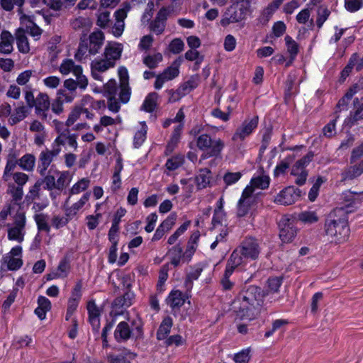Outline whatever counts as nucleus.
I'll return each instance as SVG.
<instances>
[{
  "instance_id": "obj_12",
  "label": "nucleus",
  "mask_w": 363,
  "mask_h": 363,
  "mask_svg": "<svg viewBox=\"0 0 363 363\" xmlns=\"http://www.w3.org/2000/svg\"><path fill=\"white\" fill-rule=\"evenodd\" d=\"M118 73L120 79V92L119 99L121 102L127 103L130 97V89L128 84V69L121 66L118 67Z\"/></svg>"
},
{
  "instance_id": "obj_14",
  "label": "nucleus",
  "mask_w": 363,
  "mask_h": 363,
  "mask_svg": "<svg viewBox=\"0 0 363 363\" xmlns=\"http://www.w3.org/2000/svg\"><path fill=\"white\" fill-rule=\"evenodd\" d=\"M299 193L298 189H294L293 186H288L277 195L274 201L281 205H291L299 198Z\"/></svg>"
},
{
  "instance_id": "obj_50",
  "label": "nucleus",
  "mask_w": 363,
  "mask_h": 363,
  "mask_svg": "<svg viewBox=\"0 0 363 363\" xmlns=\"http://www.w3.org/2000/svg\"><path fill=\"white\" fill-rule=\"evenodd\" d=\"M298 219L306 224H312L318 220V216L315 211H306L298 215Z\"/></svg>"
},
{
  "instance_id": "obj_55",
  "label": "nucleus",
  "mask_w": 363,
  "mask_h": 363,
  "mask_svg": "<svg viewBox=\"0 0 363 363\" xmlns=\"http://www.w3.org/2000/svg\"><path fill=\"white\" fill-rule=\"evenodd\" d=\"M147 127L145 123H143L140 130L136 132L134 136V145L135 147H139L145 141L146 138Z\"/></svg>"
},
{
  "instance_id": "obj_5",
  "label": "nucleus",
  "mask_w": 363,
  "mask_h": 363,
  "mask_svg": "<svg viewBox=\"0 0 363 363\" xmlns=\"http://www.w3.org/2000/svg\"><path fill=\"white\" fill-rule=\"evenodd\" d=\"M250 3L242 1L231 5L225 11L220 20L221 26L225 27L230 23H238L245 20L249 12Z\"/></svg>"
},
{
  "instance_id": "obj_48",
  "label": "nucleus",
  "mask_w": 363,
  "mask_h": 363,
  "mask_svg": "<svg viewBox=\"0 0 363 363\" xmlns=\"http://www.w3.org/2000/svg\"><path fill=\"white\" fill-rule=\"evenodd\" d=\"M28 179V175L22 172H15V173L12 174L10 177V182H13L16 186L20 187H23Z\"/></svg>"
},
{
  "instance_id": "obj_54",
  "label": "nucleus",
  "mask_w": 363,
  "mask_h": 363,
  "mask_svg": "<svg viewBox=\"0 0 363 363\" xmlns=\"http://www.w3.org/2000/svg\"><path fill=\"white\" fill-rule=\"evenodd\" d=\"M40 182H38L37 180L35 183L30 188L28 194L26 196L28 201H34L36 199H40L42 186Z\"/></svg>"
},
{
  "instance_id": "obj_19",
  "label": "nucleus",
  "mask_w": 363,
  "mask_h": 363,
  "mask_svg": "<svg viewBox=\"0 0 363 363\" xmlns=\"http://www.w3.org/2000/svg\"><path fill=\"white\" fill-rule=\"evenodd\" d=\"M104 34L101 30L91 33L88 39L89 54L94 55L99 53L104 42Z\"/></svg>"
},
{
  "instance_id": "obj_7",
  "label": "nucleus",
  "mask_w": 363,
  "mask_h": 363,
  "mask_svg": "<svg viewBox=\"0 0 363 363\" xmlns=\"http://www.w3.org/2000/svg\"><path fill=\"white\" fill-rule=\"evenodd\" d=\"M251 189L250 186H246L238 201L237 215L239 217H244L250 213L251 209L255 203L256 199L254 194H252Z\"/></svg>"
},
{
  "instance_id": "obj_53",
  "label": "nucleus",
  "mask_w": 363,
  "mask_h": 363,
  "mask_svg": "<svg viewBox=\"0 0 363 363\" xmlns=\"http://www.w3.org/2000/svg\"><path fill=\"white\" fill-rule=\"evenodd\" d=\"M43 179H38V182H41L40 184H44V189L49 191H52L56 190V179L55 176L51 175L50 174H46L43 176Z\"/></svg>"
},
{
  "instance_id": "obj_62",
  "label": "nucleus",
  "mask_w": 363,
  "mask_h": 363,
  "mask_svg": "<svg viewBox=\"0 0 363 363\" xmlns=\"http://www.w3.org/2000/svg\"><path fill=\"white\" fill-rule=\"evenodd\" d=\"M131 6L129 3H124L122 5V7L118 9L115 12V18L117 21H124L125 18L127 17L128 13L130 11Z\"/></svg>"
},
{
  "instance_id": "obj_41",
  "label": "nucleus",
  "mask_w": 363,
  "mask_h": 363,
  "mask_svg": "<svg viewBox=\"0 0 363 363\" xmlns=\"http://www.w3.org/2000/svg\"><path fill=\"white\" fill-rule=\"evenodd\" d=\"M34 220L36 223L38 230L49 233L50 226L48 224V216L43 213H38L34 216Z\"/></svg>"
},
{
  "instance_id": "obj_37",
  "label": "nucleus",
  "mask_w": 363,
  "mask_h": 363,
  "mask_svg": "<svg viewBox=\"0 0 363 363\" xmlns=\"http://www.w3.org/2000/svg\"><path fill=\"white\" fill-rule=\"evenodd\" d=\"M35 165V157L33 154H26L18 160V166L24 171L33 172Z\"/></svg>"
},
{
  "instance_id": "obj_25",
  "label": "nucleus",
  "mask_w": 363,
  "mask_h": 363,
  "mask_svg": "<svg viewBox=\"0 0 363 363\" xmlns=\"http://www.w3.org/2000/svg\"><path fill=\"white\" fill-rule=\"evenodd\" d=\"M363 173V160L354 165L346 168L342 172V180H352Z\"/></svg>"
},
{
  "instance_id": "obj_31",
  "label": "nucleus",
  "mask_w": 363,
  "mask_h": 363,
  "mask_svg": "<svg viewBox=\"0 0 363 363\" xmlns=\"http://www.w3.org/2000/svg\"><path fill=\"white\" fill-rule=\"evenodd\" d=\"M199 75L191 76L186 82H184L177 89V94L186 95L199 85Z\"/></svg>"
},
{
  "instance_id": "obj_45",
  "label": "nucleus",
  "mask_w": 363,
  "mask_h": 363,
  "mask_svg": "<svg viewBox=\"0 0 363 363\" xmlns=\"http://www.w3.org/2000/svg\"><path fill=\"white\" fill-rule=\"evenodd\" d=\"M162 60V55L160 52H156L153 55H147L145 56L143 62L150 69H155Z\"/></svg>"
},
{
  "instance_id": "obj_36",
  "label": "nucleus",
  "mask_w": 363,
  "mask_h": 363,
  "mask_svg": "<svg viewBox=\"0 0 363 363\" xmlns=\"http://www.w3.org/2000/svg\"><path fill=\"white\" fill-rule=\"evenodd\" d=\"M243 263L244 261L241 260V259L239 257L238 252H233L230 255V259L228 261V264L223 277L229 278L230 276L233 274L234 269Z\"/></svg>"
},
{
  "instance_id": "obj_49",
  "label": "nucleus",
  "mask_w": 363,
  "mask_h": 363,
  "mask_svg": "<svg viewBox=\"0 0 363 363\" xmlns=\"http://www.w3.org/2000/svg\"><path fill=\"white\" fill-rule=\"evenodd\" d=\"M182 247L177 245L172 247L168 252V254L171 256V263L177 267L180 264V260L182 257Z\"/></svg>"
},
{
  "instance_id": "obj_44",
  "label": "nucleus",
  "mask_w": 363,
  "mask_h": 363,
  "mask_svg": "<svg viewBox=\"0 0 363 363\" xmlns=\"http://www.w3.org/2000/svg\"><path fill=\"white\" fill-rule=\"evenodd\" d=\"M314 155L310 152L303 157L298 160L292 167L291 174H297L298 170H305V167L312 161Z\"/></svg>"
},
{
  "instance_id": "obj_13",
  "label": "nucleus",
  "mask_w": 363,
  "mask_h": 363,
  "mask_svg": "<svg viewBox=\"0 0 363 363\" xmlns=\"http://www.w3.org/2000/svg\"><path fill=\"white\" fill-rule=\"evenodd\" d=\"M123 50L122 44L116 42H108L104 48L102 57L108 62H111L113 66H116V62L121 57Z\"/></svg>"
},
{
  "instance_id": "obj_15",
  "label": "nucleus",
  "mask_w": 363,
  "mask_h": 363,
  "mask_svg": "<svg viewBox=\"0 0 363 363\" xmlns=\"http://www.w3.org/2000/svg\"><path fill=\"white\" fill-rule=\"evenodd\" d=\"M168 15V9L164 7L162 8L157 13L155 19L150 22L149 25L150 30L156 35L163 33L166 27V21Z\"/></svg>"
},
{
  "instance_id": "obj_51",
  "label": "nucleus",
  "mask_w": 363,
  "mask_h": 363,
  "mask_svg": "<svg viewBox=\"0 0 363 363\" xmlns=\"http://www.w3.org/2000/svg\"><path fill=\"white\" fill-rule=\"evenodd\" d=\"M4 263L6 264L8 269L15 271L21 267L23 261L21 257H14L12 255H6L4 257Z\"/></svg>"
},
{
  "instance_id": "obj_47",
  "label": "nucleus",
  "mask_w": 363,
  "mask_h": 363,
  "mask_svg": "<svg viewBox=\"0 0 363 363\" xmlns=\"http://www.w3.org/2000/svg\"><path fill=\"white\" fill-rule=\"evenodd\" d=\"M285 42L287 48V52L292 60H295L296 55L299 52L298 44L290 36L286 35L285 37Z\"/></svg>"
},
{
  "instance_id": "obj_59",
  "label": "nucleus",
  "mask_w": 363,
  "mask_h": 363,
  "mask_svg": "<svg viewBox=\"0 0 363 363\" xmlns=\"http://www.w3.org/2000/svg\"><path fill=\"white\" fill-rule=\"evenodd\" d=\"M116 123V119H114L108 116H104L101 118L100 123L95 125L93 128L95 132L99 133L102 130V127L113 125Z\"/></svg>"
},
{
  "instance_id": "obj_16",
  "label": "nucleus",
  "mask_w": 363,
  "mask_h": 363,
  "mask_svg": "<svg viewBox=\"0 0 363 363\" xmlns=\"http://www.w3.org/2000/svg\"><path fill=\"white\" fill-rule=\"evenodd\" d=\"M114 67L111 62H108L103 57L96 58L91 63V76L96 80L102 81L101 74Z\"/></svg>"
},
{
  "instance_id": "obj_38",
  "label": "nucleus",
  "mask_w": 363,
  "mask_h": 363,
  "mask_svg": "<svg viewBox=\"0 0 363 363\" xmlns=\"http://www.w3.org/2000/svg\"><path fill=\"white\" fill-rule=\"evenodd\" d=\"M269 177L266 175L258 176L251 179L250 184L247 186H250L252 189V194H253L255 189H265L268 188L269 185Z\"/></svg>"
},
{
  "instance_id": "obj_2",
  "label": "nucleus",
  "mask_w": 363,
  "mask_h": 363,
  "mask_svg": "<svg viewBox=\"0 0 363 363\" xmlns=\"http://www.w3.org/2000/svg\"><path fill=\"white\" fill-rule=\"evenodd\" d=\"M325 232L331 242L340 244L346 242L350 235L347 211L343 208L333 210L325 223Z\"/></svg>"
},
{
  "instance_id": "obj_40",
  "label": "nucleus",
  "mask_w": 363,
  "mask_h": 363,
  "mask_svg": "<svg viewBox=\"0 0 363 363\" xmlns=\"http://www.w3.org/2000/svg\"><path fill=\"white\" fill-rule=\"evenodd\" d=\"M135 357V353L128 351L124 354H109L107 358L110 363H131L130 360L133 359Z\"/></svg>"
},
{
  "instance_id": "obj_23",
  "label": "nucleus",
  "mask_w": 363,
  "mask_h": 363,
  "mask_svg": "<svg viewBox=\"0 0 363 363\" xmlns=\"http://www.w3.org/2000/svg\"><path fill=\"white\" fill-rule=\"evenodd\" d=\"M87 311L89 313V322L94 330L97 331L100 327V310L96 306L94 301H90L87 303Z\"/></svg>"
},
{
  "instance_id": "obj_10",
  "label": "nucleus",
  "mask_w": 363,
  "mask_h": 363,
  "mask_svg": "<svg viewBox=\"0 0 363 363\" xmlns=\"http://www.w3.org/2000/svg\"><path fill=\"white\" fill-rule=\"evenodd\" d=\"M60 152V147H55L52 150L48 148L41 151L38 156V164L37 171L40 176H44L55 158L57 157Z\"/></svg>"
},
{
  "instance_id": "obj_27",
  "label": "nucleus",
  "mask_w": 363,
  "mask_h": 363,
  "mask_svg": "<svg viewBox=\"0 0 363 363\" xmlns=\"http://www.w3.org/2000/svg\"><path fill=\"white\" fill-rule=\"evenodd\" d=\"M131 330L126 322H121L116 326L114 332V337L117 342H123L130 337Z\"/></svg>"
},
{
  "instance_id": "obj_18",
  "label": "nucleus",
  "mask_w": 363,
  "mask_h": 363,
  "mask_svg": "<svg viewBox=\"0 0 363 363\" xmlns=\"http://www.w3.org/2000/svg\"><path fill=\"white\" fill-rule=\"evenodd\" d=\"M90 192L85 193L79 201L73 203L71 206H68L70 196L66 199L64 203V210L65 216L69 218H72L77 215V212L86 204L90 197Z\"/></svg>"
},
{
  "instance_id": "obj_9",
  "label": "nucleus",
  "mask_w": 363,
  "mask_h": 363,
  "mask_svg": "<svg viewBox=\"0 0 363 363\" xmlns=\"http://www.w3.org/2000/svg\"><path fill=\"white\" fill-rule=\"evenodd\" d=\"M35 114L45 122L52 120V115L49 113L50 101L48 95L40 93L36 97V104L34 105Z\"/></svg>"
},
{
  "instance_id": "obj_56",
  "label": "nucleus",
  "mask_w": 363,
  "mask_h": 363,
  "mask_svg": "<svg viewBox=\"0 0 363 363\" xmlns=\"http://www.w3.org/2000/svg\"><path fill=\"white\" fill-rule=\"evenodd\" d=\"M184 157L182 155H176L167 160L166 167L169 171H173L179 168L184 162Z\"/></svg>"
},
{
  "instance_id": "obj_33",
  "label": "nucleus",
  "mask_w": 363,
  "mask_h": 363,
  "mask_svg": "<svg viewBox=\"0 0 363 363\" xmlns=\"http://www.w3.org/2000/svg\"><path fill=\"white\" fill-rule=\"evenodd\" d=\"M7 183L6 192L11 196V201L16 204H18L23 196V188L20 186H16L14 183L9 182H5Z\"/></svg>"
},
{
  "instance_id": "obj_17",
  "label": "nucleus",
  "mask_w": 363,
  "mask_h": 363,
  "mask_svg": "<svg viewBox=\"0 0 363 363\" xmlns=\"http://www.w3.org/2000/svg\"><path fill=\"white\" fill-rule=\"evenodd\" d=\"M279 237L282 242H291L296 235V229L295 228L293 222L289 218H282L279 221Z\"/></svg>"
},
{
  "instance_id": "obj_63",
  "label": "nucleus",
  "mask_w": 363,
  "mask_h": 363,
  "mask_svg": "<svg viewBox=\"0 0 363 363\" xmlns=\"http://www.w3.org/2000/svg\"><path fill=\"white\" fill-rule=\"evenodd\" d=\"M242 177V174L240 172H226L223 176V181L228 186L232 185L236 183Z\"/></svg>"
},
{
  "instance_id": "obj_28",
  "label": "nucleus",
  "mask_w": 363,
  "mask_h": 363,
  "mask_svg": "<svg viewBox=\"0 0 363 363\" xmlns=\"http://www.w3.org/2000/svg\"><path fill=\"white\" fill-rule=\"evenodd\" d=\"M70 26L74 30L85 33L90 29L91 22L89 18L79 16L71 20Z\"/></svg>"
},
{
  "instance_id": "obj_30",
  "label": "nucleus",
  "mask_w": 363,
  "mask_h": 363,
  "mask_svg": "<svg viewBox=\"0 0 363 363\" xmlns=\"http://www.w3.org/2000/svg\"><path fill=\"white\" fill-rule=\"evenodd\" d=\"M56 174L57 175L56 190L62 191L69 186L72 179V175L69 171H57Z\"/></svg>"
},
{
  "instance_id": "obj_52",
  "label": "nucleus",
  "mask_w": 363,
  "mask_h": 363,
  "mask_svg": "<svg viewBox=\"0 0 363 363\" xmlns=\"http://www.w3.org/2000/svg\"><path fill=\"white\" fill-rule=\"evenodd\" d=\"M330 14V10L325 6H320L317 9L316 25L320 28L323 23L327 21Z\"/></svg>"
},
{
  "instance_id": "obj_22",
  "label": "nucleus",
  "mask_w": 363,
  "mask_h": 363,
  "mask_svg": "<svg viewBox=\"0 0 363 363\" xmlns=\"http://www.w3.org/2000/svg\"><path fill=\"white\" fill-rule=\"evenodd\" d=\"M76 80L67 79L64 82V86L69 91H74L79 87L85 89L88 86V79L83 74L75 75Z\"/></svg>"
},
{
  "instance_id": "obj_4",
  "label": "nucleus",
  "mask_w": 363,
  "mask_h": 363,
  "mask_svg": "<svg viewBox=\"0 0 363 363\" xmlns=\"http://www.w3.org/2000/svg\"><path fill=\"white\" fill-rule=\"evenodd\" d=\"M196 145L201 150H208L206 153L201 155L199 160V163H201L202 160L219 156L225 146V143L220 138L212 139L208 134H201L197 138Z\"/></svg>"
},
{
  "instance_id": "obj_21",
  "label": "nucleus",
  "mask_w": 363,
  "mask_h": 363,
  "mask_svg": "<svg viewBox=\"0 0 363 363\" xmlns=\"http://www.w3.org/2000/svg\"><path fill=\"white\" fill-rule=\"evenodd\" d=\"M20 20L26 25L27 32L38 40L42 34V30L33 22V16L21 14Z\"/></svg>"
},
{
  "instance_id": "obj_1",
  "label": "nucleus",
  "mask_w": 363,
  "mask_h": 363,
  "mask_svg": "<svg viewBox=\"0 0 363 363\" xmlns=\"http://www.w3.org/2000/svg\"><path fill=\"white\" fill-rule=\"evenodd\" d=\"M264 296L262 289L255 286L243 291L235 302L237 315L241 320L255 319L261 311Z\"/></svg>"
},
{
  "instance_id": "obj_20",
  "label": "nucleus",
  "mask_w": 363,
  "mask_h": 363,
  "mask_svg": "<svg viewBox=\"0 0 363 363\" xmlns=\"http://www.w3.org/2000/svg\"><path fill=\"white\" fill-rule=\"evenodd\" d=\"M13 36L9 31L3 30L0 35V53L9 55L13 52Z\"/></svg>"
},
{
  "instance_id": "obj_57",
  "label": "nucleus",
  "mask_w": 363,
  "mask_h": 363,
  "mask_svg": "<svg viewBox=\"0 0 363 363\" xmlns=\"http://www.w3.org/2000/svg\"><path fill=\"white\" fill-rule=\"evenodd\" d=\"M70 269V265L67 259L65 258L62 259L57 268L55 273L60 278H65L68 275Z\"/></svg>"
},
{
  "instance_id": "obj_6",
  "label": "nucleus",
  "mask_w": 363,
  "mask_h": 363,
  "mask_svg": "<svg viewBox=\"0 0 363 363\" xmlns=\"http://www.w3.org/2000/svg\"><path fill=\"white\" fill-rule=\"evenodd\" d=\"M238 252L239 257L245 262V259H257L260 252V247L257 240L250 238L245 239L241 246L233 252Z\"/></svg>"
},
{
  "instance_id": "obj_35",
  "label": "nucleus",
  "mask_w": 363,
  "mask_h": 363,
  "mask_svg": "<svg viewBox=\"0 0 363 363\" xmlns=\"http://www.w3.org/2000/svg\"><path fill=\"white\" fill-rule=\"evenodd\" d=\"M16 39L19 52L22 53H28L30 51V46L28 38L23 29H18L16 32Z\"/></svg>"
},
{
  "instance_id": "obj_34",
  "label": "nucleus",
  "mask_w": 363,
  "mask_h": 363,
  "mask_svg": "<svg viewBox=\"0 0 363 363\" xmlns=\"http://www.w3.org/2000/svg\"><path fill=\"white\" fill-rule=\"evenodd\" d=\"M17 164L18 165V160L14 155H9L1 177L4 182H9L10 177L15 173L13 171Z\"/></svg>"
},
{
  "instance_id": "obj_3",
  "label": "nucleus",
  "mask_w": 363,
  "mask_h": 363,
  "mask_svg": "<svg viewBox=\"0 0 363 363\" xmlns=\"http://www.w3.org/2000/svg\"><path fill=\"white\" fill-rule=\"evenodd\" d=\"M26 212L19 208L12 216V223L6 225L8 239L21 243L26 235Z\"/></svg>"
},
{
  "instance_id": "obj_61",
  "label": "nucleus",
  "mask_w": 363,
  "mask_h": 363,
  "mask_svg": "<svg viewBox=\"0 0 363 363\" xmlns=\"http://www.w3.org/2000/svg\"><path fill=\"white\" fill-rule=\"evenodd\" d=\"M105 91L108 94L109 96H116L119 95L120 86H118L116 80H109L104 86Z\"/></svg>"
},
{
  "instance_id": "obj_11",
  "label": "nucleus",
  "mask_w": 363,
  "mask_h": 363,
  "mask_svg": "<svg viewBox=\"0 0 363 363\" xmlns=\"http://www.w3.org/2000/svg\"><path fill=\"white\" fill-rule=\"evenodd\" d=\"M258 121L259 118L257 116H254L250 120H245L236 129L232 137V140L235 142L244 140L257 128Z\"/></svg>"
},
{
  "instance_id": "obj_43",
  "label": "nucleus",
  "mask_w": 363,
  "mask_h": 363,
  "mask_svg": "<svg viewBox=\"0 0 363 363\" xmlns=\"http://www.w3.org/2000/svg\"><path fill=\"white\" fill-rule=\"evenodd\" d=\"M90 185V180L87 178H82L79 180L77 183L73 184L71 189L69 190V194L72 195L79 194L82 191L86 190Z\"/></svg>"
},
{
  "instance_id": "obj_60",
  "label": "nucleus",
  "mask_w": 363,
  "mask_h": 363,
  "mask_svg": "<svg viewBox=\"0 0 363 363\" xmlns=\"http://www.w3.org/2000/svg\"><path fill=\"white\" fill-rule=\"evenodd\" d=\"M282 284V278L281 277H270L267 281L268 291L276 293Z\"/></svg>"
},
{
  "instance_id": "obj_8",
  "label": "nucleus",
  "mask_w": 363,
  "mask_h": 363,
  "mask_svg": "<svg viewBox=\"0 0 363 363\" xmlns=\"http://www.w3.org/2000/svg\"><path fill=\"white\" fill-rule=\"evenodd\" d=\"M182 60L179 58L174 60L172 65L165 69L161 74L157 75L154 86L156 89H160L163 84L168 81L172 80L179 74V67Z\"/></svg>"
},
{
  "instance_id": "obj_64",
  "label": "nucleus",
  "mask_w": 363,
  "mask_h": 363,
  "mask_svg": "<svg viewBox=\"0 0 363 363\" xmlns=\"http://www.w3.org/2000/svg\"><path fill=\"white\" fill-rule=\"evenodd\" d=\"M184 48V43L180 38H174L169 45V51L174 54L180 53Z\"/></svg>"
},
{
  "instance_id": "obj_39",
  "label": "nucleus",
  "mask_w": 363,
  "mask_h": 363,
  "mask_svg": "<svg viewBox=\"0 0 363 363\" xmlns=\"http://www.w3.org/2000/svg\"><path fill=\"white\" fill-rule=\"evenodd\" d=\"M211 174V171L206 168L200 170L199 174L196 177V182L199 189L206 188L210 184Z\"/></svg>"
},
{
  "instance_id": "obj_26",
  "label": "nucleus",
  "mask_w": 363,
  "mask_h": 363,
  "mask_svg": "<svg viewBox=\"0 0 363 363\" xmlns=\"http://www.w3.org/2000/svg\"><path fill=\"white\" fill-rule=\"evenodd\" d=\"M185 302V296L179 290H173L167 298V304L172 308H179Z\"/></svg>"
},
{
  "instance_id": "obj_24",
  "label": "nucleus",
  "mask_w": 363,
  "mask_h": 363,
  "mask_svg": "<svg viewBox=\"0 0 363 363\" xmlns=\"http://www.w3.org/2000/svg\"><path fill=\"white\" fill-rule=\"evenodd\" d=\"M59 70L63 75H67L71 72L74 76L82 74V66L75 65L74 62L71 59L64 60L60 66Z\"/></svg>"
},
{
  "instance_id": "obj_46",
  "label": "nucleus",
  "mask_w": 363,
  "mask_h": 363,
  "mask_svg": "<svg viewBox=\"0 0 363 363\" xmlns=\"http://www.w3.org/2000/svg\"><path fill=\"white\" fill-rule=\"evenodd\" d=\"M24 3L25 0H0L1 6L4 10L11 11L13 9L14 6H16L21 14L22 13L21 8Z\"/></svg>"
},
{
  "instance_id": "obj_32",
  "label": "nucleus",
  "mask_w": 363,
  "mask_h": 363,
  "mask_svg": "<svg viewBox=\"0 0 363 363\" xmlns=\"http://www.w3.org/2000/svg\"><path fill=\"white\" fill-rule=\"evenodd\" d=\"M172 325H173V320H172V318L169 316L165 317L162 320V321L157 330V340H165L167 337L168 335L169 334Z\"/></svg>"
},
{
  "instance_id": "obj_29",
  "label": "nucleus",
  "mask_w": 363,
  "mask_h": 363,
  "mask_svg": "<svg viewBox=\"0 0 363 363\" xmlns=\"http://www.w3.org/2000/svg\"><path fill=\"white\" fill-rule=\"evenodd\" d=\"M28 115V108L26 106L23 105L18 106L11 114L8 123L11 125H14L25 119Z\"/></svg>"
},
{
  "instance_id": "obj_42",
  "label": "nucleus",
  "mask_w": 363,
  "mask_h": 363,
  "mask_svg": "<svg viewBox=\"0 0 363 363\" xmlns=\"http://www.w3.org/2000/svg\"><path fill=\"white\" fill-rule=\"evenodd\" d=\"M158 99V94L156 92L150 93L145 98L142 106L141 110L146 112H152L154 111L157 101Z\"/></svg>"
},
{
  "instance_id": "obj_58",
  "label": "nucleus",
  "mask_w": 363,
  "mask_h": 363,
  "mask_svg": "<svg viewBox=\"0 0 363 363\" xmlns=\"http://www.w3.org/2000/svg\"><path fill=\"white\" fill-rule=\"evenodd\" d=\"M184 125L182 123H180L178 125L173 132L172 136L171 138V140L167 145V150H172L174 146L177 144L179 140V137L181 135V132L183 129Z\"/></svg>"
}]
</instances>
